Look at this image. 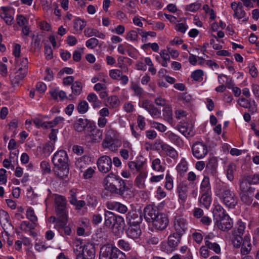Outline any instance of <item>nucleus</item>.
<instances>
[{
    "label": "nucleus",
    "instance_id": "obj_1",
    "mask_svg": "<svg viewBox=\"0 0 259 259\" xmlns=\"http://www.w3.org/2000/svg\"><path fill=\"white\" fill-rule=\"evenodd\" d=\"M73 250L76 255L83 256L88 259H94L95 257V246L92 243L82 245L81 241L77 240L74 242Z\"/></svg>",
    "mask_w": 259,
    "mask_h": 259
},
{
    "label": "nucleus",
    "instance_id": "obj_2",
    "mask_svg": "<svg viewBox=\"0 0 259 259\" xmlns=\"http://www.w3.org/2000/svg\"><path fill=\"white\" fill-rule=\"evenodd\" d=\"M100 259H125L124 254L116 247L108 245L100 249Z\"/></svg>",
    "mask_w": 259,
    "mask_h": 259
},
{
    "label": "nucleus",
    "instance_id": "obj_3",
    "mask_svg": "<svg viewBox=\"0 0 259 259\" xmlns=\"http://www.w3.org/2000/svg\"><path fill=\"white\" fill-rule=\"evenodd\" d=\"M221 201L229 208H234L238 203V198L233 191L225 188L221 193Z\"/></svg>",
    "mask_w": 259,
    "mask_h": 259
},
{
    "label": "nucleus",
    "instance_id": "obj_4",
    "mask_svg": "<svg viewBox=\"0 0 259 259\" xmlns=\"http://www.w3.org/2000/svg\"><path fill=\"white\" fill-rule=\"evenodd\" d=\"M188 224V221L185 217L181 215H176L172 221L174 233L182 236L187 230Z\"/></svg>",
    "mask_w": 259,
    "mask_h": 259
},
{
    "label": "nucleus",
    "instance_id": "obj_5",
    "mask_svg": "<svg viewBox=\"0 0 259 259\" xmlns=\"http://www.w3.org/2000/svg\"><path fill=\"white\" fill-rule=\"evenodd\" d=\"M151 223H152V227L155 230L161 231L167 228L169 220L165 214L159 213Z\"/></svg>",
    "mask_w": 259,
    "mask_h": 259
},
{
    "label": "nucleus",
    "instance_id": "obj_6",
    "mask_svg": "<svg viewBox=\"0 0 259 259\" xmlns=\"http://www.w3.org/2000/svg\"><path fill=\"white\" fill-rule=\"evenodd\" d=\"M52 162L55 166H67L69 165V158L66 152L61 150L55 153Z\"/></svg>",
    "mask_w": 259,
    "mask_h": 259
},
{
    "label": "nucleus",
    "instance_id": "obj_7",
    "mask_svg": "<svg viewBox=\"0 0 259 259\" xmlns=\"http://www.w3.org/2000/svg\"><path fill=\"white\" fill-rule=\"evenodd\" d=\"M193 155L197 159L203 158L208 152L206 145L202 142H196L192 147Z\"/></svg>",
    "mask_w": 259,
    "mask_h": 259
},
{
    "label": "nucleus",
    "instance_id": "obj_8",
    "mask_svg": "<svg viewBox=\"0 0 259 259\" xmlns=\"http://www.w3.org/2000/svg\"><path fill=\"white\" fill-rule=\"evenodd\" d=\"M55 203L57 215H61L63 217L67 216L68 211L66 206V201L65 199L62 196L55 195Z\"/></svg>",
    "mask_w": 259,
    "mask_h": 259
},
{
    "label": "nucleus",
    "instance_id": "obj_9",
    "mask_svg": "<svg viewBox=\"0 0 259 259\" xmlns=\"http://www.w3.org/2000/svg\"><path fill=\"white\" fill-rule=\"evenodd\" d=\"M99 170L102 173L109 172L112 167L111 158L107 155H103L99 158L97 162Z\"/></svg>",
    "mask_w": 259,
    "mask_h": 259
},
{
    "label": "nucleus",
    "instance_id": "obj_10",
    "mask_svg": "<svg viewBox=\"0 0 259 259\" xmlns=\"http://www.w3.org/2000/svg\"><path fill=\"white\" fill-rule=\"evenodd\" d=\"M117 182V179L115 175L110 173L104 179L103 181L104 186L105 189L114 193L118 192V189L115 185Z\"/></svg>",
    "mask_w": 259,
    "mask_h": 259
},
{
    "label": "nucleus",
    "instance_id": "obj_11",
    "mask_svg": "<svg viewBox=\"0 0 259 259\" xmlns=\"http://www.w3.org/2000/svg\"><path fill=\"white\" fill-rule=\"evenodd\" d=\"M182 235H178V234L173 233L168 237V247L165 248L164 250L166 252H171L176 249V247L180 243Z\"/></svg>",
    "mask_w": 259,
    "mask_h": 259
},
{
    "label": "nucleus",
    "instance_id": "obj_12",
    "mask_svg": "<svg viewBox=\"0 0 259 259\" xmlns=\"http://www.w3.org/2000/svg\"><path fill=\"white\" fill-rule=\"evenodd\" d=\"M214 222L218 227L223 231H228L232 228L233 224V221L228 214Z\"/></svg>",
    "mask_w": 259,
    "mask_h": 259
},
{
    "label": "nucleus",
    "instance_id": "obj_13",
    "mask_svg": "<svg viewBox=\"0 0 259 259\" xmlns=\"http://www.w3.org/2000/svg\"><path fill=\"white\" fill-rule=\"evenodd\" d=\"M126 221L129 226L139 225L142 221V215L135 210L130 211L127 214Z\"/></svg>",
    "mask_w": 259,
    "mask_h": 259
},
{
    "label": "nucleus",
    "instance_id": "obj_14",
    "mask_svg": "<svg viewBox=\"0 0 259 259\" xmlns=\"http://www.w3.org/2000/svg\"><path fill=\"white\" fill-rule=\"evenodd\" d=\"M102 138V132L98 129H93L85 136V140L89 142L92 143H99Z\"/></svg>",
    "mask_w": 259,
    "mask_h": 259
},
{
    "label": "nucleus",
    "instance_id": "obj_15",
    "mask_svg": "<svg viewBox=\"0 0 259 259\" xmlns=\"http://www.w3.org/2000/svg\"><path fill=\"white\" fill-rule=\"evenodd\" d=\"M160 212L153 205H148L144 209V218L147 222H151Z\"/></svg>",
    "mask_w": 259,
    "mask_h": 259
},
{
    "label": "nucleus",
    "instance_id": "obj_16",
    "mask_svg": "<svg viewBox=\"0 0 259 259\" xmlns=\"http://www.w3.org/2000/svg\"><path fill=\"white\" fill-rule=\"evenodd\" d=\"M58 218L57 219L55 217L52 216L49 219V221L51 223H54V228L60 230L62 229L64 225L67 224L68 222L67 216H64V217L61 216V215H57Z\"/></svg>",
    "mask_w": 259,
    "mask_h": 259
},
{
    "label": "nucleus",
    "instance_id": "obj_17",
    "mask_svg": "<svg viewBox=\"0 0 259 259\" xmlns=\"http://www.w3.org/2000/svg\"><path fill=\"white\" fill-rule=\"evenodd\" d=\"M237 103L240 106L248 109L249 111L251 113L256 112L257 110L256 105L254 100H252L251 104L245 98H240L237 100Z\"/></svg>",
    "mask_w": 259,
    "mask_h": 259
},
{
    "label": "nucleus",
    "instance_id": "obj_18",
    "mask_svg": "<svg viewBox=\"0 0 259 259\" xmlns=\"http://www.w3.org/2000/svg\"><path fill=\"white\" fill-rule=\"evenodd\" d=\"M142 234V231L139 225L129 226L126 230V235L134 240L139 239Z\"/></svg>",
    "mask_w": 259,
    "mask_h": 259
},
{
    "label": "nucleus",
    "instance_id": "obj_19",
    "mask_svg": "<svg viewBox=\"0 0 259 259\" xmlns=\"http://www.w3.org/2000/svg\"><path fill=\"white\" fill-rule=\"evenodd\" d=\"M106 206L109 209L115 210L121 213H124L127 211V208L125 205L116 201L107 202Z\"/></svg>",
    "mask_w": 259,
    "mask_h": 259
},
{
    "label": "nucleus",
    "instance_id": "obj_20",
    "mask_svg": "<svg viewBox=\"0 0 259 259\" xmlns=\"http://www.w3.org/2000/svg\"><path fill=\"white\" fill-rule=\"evenodd\" d=\"M212 213L214 221L222 218L225 217V215H228L226 213L225 210L223 207L215 201H214L213 204Z\"/></svg>",
    "mask_w": 259,
    "mask_h": 259
},
{
    "label": "nucleus",
    "instance_id": "obj_21",
    "mask_svg": "<svg viewBox=\"0 0 259 259\" xmlns=\"http://www.w3.org/2000/svg\"><path fill=\"white\" fill-rule=\"evenodd\" d=\"M2 12L0 14V17L8 25H11L14 23V17L11 15L10 9L7 7H1Z\"/></svg>",
    "mask_w": 259,
    "mask_h": 259
},
{
    "label": "nucleus",
    "instance_id": "obj_22",
    "mask_svg": "<svg viewBox=\"0 0 259 259\" xmlns=\"http://www.w3.org/2000/svg\"><path fill=\"white\" fill-rule=\"evenodd\" d=\"M124 225V220L122 217L117 215L115 222L112 227V232L115 235H119L122 232Z\"/></svg>",
    "mask_w": 259,
    "mask_h": 259
},
{
    "label": "nucleus",
    "instance_id": "obj_23",
    "mask_svg": "<svg viewBox=\"0 0 259 259\" xmlns=\"http://www.w3.org/2000/svg\"><path fill=\"white\" fill-rule=\"evenodd\" d=\"M55 175L61 179H65L68 178L69 174V165L55 166L54 170Z\"/></svg>",
    "mask_w": 259,
    "mask_h": 259
},
{
    "label": "nucleus",
    "instance_id": "obj_24",
    "mask_svg": "<svg viewBox=\"0 0 259 259\" xmlns=\"http://www.w3.org/2000/svg\"><path fill=\"white\" fill-rule=\"evenodd\" d=\"M148 174L146 171H140L135 180V185L140 189H144L145 187V181Z\"/></svg>",
    "mask_w": 259,
    "mask_h": 259
},
{
    "label": "nucleus",
    "instance_id": "obj_25",
    "mask_svg": "<svg viewBox=\"0 0 259 259\" xmlns=\"http://www.w3.org/2000/svg\"><path fill=\"white\" fill-rule=\"evenodd\" d=\"M161 148L167 156H169L174 159H176L178 157L177 151L170 146L165 143H162L161 145Z\"/></svg>",
    "mask_w": 259,
    "mask_h": 259
},
{
    "label": "nucleus",
    "instance_id": "obj_26",
    "mask_svg": "<svg viewBox=\"0 0 259 259\" xmlns=\"http://www.w3.org/2000/svg\"><path fill=\"white\" fill-rule=\"evenodd\" d=\"M14 77H12L11 81L13 84L18 85L19 82L22 80L26 76L27 71L25 69H17Z\"/></svg>",
    "mask_w": 259,
    "mask_h": 259
},
{
    "label": "nucleus",
    "instance_id": "obj_27",
    "mask_svg": "<svg viewBox=\"0 0 259 259\" xmlns=\"http://www.w3.org/2000/svg\"><path fill=\"white\" fill-rule=\"evenodd\" d=\"M232 9L234 12L233 17L235 18H237L242 22H246L247 21L248 18L246 16L245 12L243 9L236 8L232 6Z\"/></svg>",
    "mask_w": 259,
    "mask_h": 259
},
{
    "label": "nucleus",
    "instance_id": "obj_28",
    "mask_svg": "<svg viewBox=\"0 0 259 259\" xmlns=\"http://www.w3.org/2000/svg\"><path fill=\"white\" fill-rule=\"evenodd\" d=\"M178 128L180 132L186 137H192L194 135L192 125H180Z\"/></svg>",
    "mask_w": 259,
    "mask_h": 259
},
{
    "label": "nucleus",
    "instance_id": "obj_29",
    "mask_svg": "<svg viewBox=\"0 0 259 259\" xmlns=\"http://www.w3.org/2000/svg\"><path fill=\"white\" fill-rule=\"evenodd\" d=\"M251 249L250 237L249 235H245L242 244L241 252L243 254L246 255L249 253Z\"/></svg>",
    "mask_w": 259,
    "mask_h": 259
},
{
    "label": "nucleus",
    "instance_id": "obj_30",
    "mask_svg": "<svg viewBox=\"0 0 259 259\" xmlns=\"http://www.w3.org/2000/svg\"><path fill=\"white\" fill-rule=\"evenodd\" d=\"M116 218L117 215H115L112 212L105 211V225L107 227L112 228Z\"/></svg>",
    "mask_w": 259,
    "mask_h": 259
},
{
    "label": "nucleus",
    "instance_id": "obj_31",
    "mask_svg": "<svg viewBox=\"0 0 259 259\" xmlns=\"http://www.w3.org/2000/svg\"><path fill=\"white\" fill-rule=\"evenodd\" d=\"M84 34L88 37L95 36L102 39H105L106 37L105 35L102 32L99 31L96 29L90 28L85 29L84 31Z\"/></svg>",
    "mask_w": 259,
    "mask_h": 259
},
{
    "label": "nucleus",
    "instance_id": "obj_32",
    "mask_svg": "<svg viewBox=\"0 0 259 259\" xmlns=\"http://www.w3.org/2000/svg\"><path fill=\"white\" fill-rule=\"evenodd\" d=\"M211 193H201V196L199 200L201 206L208 209L211 202Z\"/></svg>",
    "mask_w": 259,
    "mask_h": 259
},
{
    "label": "nucleus",
    "instance_id": "obj_33",
    "mask_svg": "<svg viewBox=\"0 0 259 259\" xmlns=\"http://www.w3.org/2000/svg\"><path fill=\"white\" fill-rule=\"evenodd\" d=\"M151 162V168L153 170L159 172L164 171L165 167L163 165L159 158H155L152 160Z\"/></svg>",
    "mask_w": 259,
    "mask_h": 259
},
{
    "label": "nucleus",
    "instance_id": "obj_34",
    "mask_svg": "<svg viewBox=\"0 0 259 259\" xmlns=\"http://www.w3.org/2000/svg\"><path fill=\"white\" fill-rule=\"evenodd\" d=\"M87 100L92 104L94 108H99L101 107L102 102L98 99L97 96L93 93H90L87 96Z\"/></svg>",
    "mask_w": 259,
    "mask_h": 259
},
{
    "label": "nucleus",
    "instance_id": "obj_35",
    "mask_svg": "<svg viewBox=\"0 0 259 259\" xmlns=\"http://www.w3.org/2000/svg\"><path fill=\"white\" fill-rule=\"evenodd\" d=\"M188 162L185 158H182L176 167V169L180 176H183L188 170Z\"/></svg>",
    "mask_w": 259,
    "mask_h": 259
},
{
    "label": "nucleus",
    "instance_id": "obj_36",
    "mask_svg": "<svg viewBox=\"0 0 259 259\" xmlns=\"http://www.w3.org/2000/svg\"><path fill=\"white\" fill-rule=\"evenodd\" d=\"M245 180H242L240 182L239 186V193H246L250 192L254 193L255 191V188L250 187L249 184L247 183Z\"/></svg>",
    "mask_w": 259,
    "mask_h": 259
},
{
    "label": "nucleus",
    "instance_id": "obj_37",
    "mask_svg": "<svg viewBox=\"0 0 259 259\" xmlns=\"http://www.w3.org/2000/svg\"><path fill=\"white\" fill-rule=\"evenodd\" d=\"M102 146L104 148H108L112 151L117 150V148L114 145L113 137L105 136V139L102 143Z\"/></svg>",
    "mask_w": 259,
    "mask_h": 259
},
{
    "label": "nucleus",
    "instance_id": "obj_38",
    "mask_svg": "<svg viewBox=\"0 0 259 259\" xmlns=\"http://www.w3.org/2000/svg\"><path fill=\"white\" fill-rule=\"evenodd\" d=\"M50 94L51 97L54 99H57L59 98L60 100H63L67 98L66 93L64 91L60 90L59 89H54L50 92Z\"/></svg>",
    "mask_w": 259,
    "mask_h": 259
},
{
    "label": "nucleus",
    "instance_id": "obj_39",
    "mask_svg": "<svg viewBox=\"0 0 259 259\" xmlns=\"http://www.w3.org/2000/svg\"><path fill=\"white\" fill-rule=\"evenodd\" d=\"M218 166L217 159L215 157L210 158L206 164V168L211 171L213 175H215L217 173V168Z\"/></svg>",
    "mask_w": 259,
    "mask_h": 259
},
{
    "label": "nucleus",
    "instance_id": "obj_40",
    "mask_svg": "<svg viewBox=\"0 0 259 259\" xmlns=\"http://www.w3.org/2000/svg\"><path fill=\"white\" fill-rule=\"evenodd\" d=\"M253 193H239L241 200L247 205H250L253 200Z\"/></svg>",
    "mask_w": 259,
    "mask_h": 259
},
{
    "label": "nucleus",
    "instance_id": "obj_41",
    "mask_svg": "<svg viewBox=\"0 0 259 259\" xmlns=\"http://www.w3.org/2000/svg\"><path fill=\"white\" fill-rule=\"evenodd\" d=\"M236 165L234 163L229 164L226 167V176L228 180L232 181L234 180V174L236 171Z\"/></svg>",
    "mask_w": 259,
    "mask_h": 259
},
{
    "label": "nucleus",
    "instance_id": "obj_42",
    "mask_svg": "<svg viewBox=\"0 0 259 259\" xmlns=\"http://www.w3.org/2000/svg\"><path fill=\"white\" fill-rule=\"evenodd\" d=\"M200 193H211L209 178L204 177L200 186Z\"/></svg>",
    "mask_w": 259,
    "mask_h": 259
},
{
    "label": "nucleus",
    "instance_id": "obj_43",
    "mask_svg": "<svg viewBox=\"0 0 259 259\" xmlns=\"http://www.w3.org/2000/svg\"><path fill=\"white\" fill-rule=\"evenodd\" d=\"M16 67L17 69H25L27 71L28 61L26 58H16Z\"/></svg>",
    "mask_w": 259,
    "mask_h": 259
},
{
    "label": "nucleus",
    "instance_id": "obj_44",
    "mask_svg": "<svg viewBox=\"0 0 259 259\" xmlns=\"http://www.w3.org/2000/svg\"><path fill=\"white\" fill-rule=\"evenodd\" d=\"M162 111L164 119L169 123L171 122L172 121V111L171 108L168 105L165 106Z\"/></svg>",
    "mask_w": 259,
    "mask_h": 259
},
{
    "label": "nucleus",
    "instance_id": "obj_45",
    "mask_svg": "<svg viewBox=\"0 0 259 259\" xmlns=\"http://www.w3.org/2000/svg\"><path fill=\"white\" fill-rule=\"evenodd\" d=\"M86 26V22L81 19H76L74 22V29L77 33H80Z\"/></svg>",
    "mask_w": 259,
    "mask_h": 259
},
{
    "label": "nucleus",
    "instance_id": "obj_46",
    "mask_svg": "<svg viewBox=\"0 0 259 259\" xmlns=\"http://www.w3.org/2000/svg\"><path fill=\"white\" fill-rule=\"evenodd\" d=\"M245 228V224L241 221H238L235 229L234 231V235L235 236H241L244 233Z\"/></svg>",
    "mask_w": 259,
    "mask_h": 259
},
{
    "label": "nucleus",
    "instance_id": "obj_47",
    "mask_svg": "<svg viewBox=\"0 0 259 259\" xmlns=\"http://www.w3.org/2000/svg\"><path fill=\"white\" fill-rule=\"evenodd\" d=\"M87 125L85 119L80 118L76 120L74 124V129L77 132H82Z\"/></svg>",
    "mask_w": 259,
    "mask_h": 259
},
{
    "label": "nucleus",
    "instance_id": "obj_48",
    "mask_svg": "<svg viewBox=\"0 0 259 259\" xmlns=\"http://www.w3.org/2000/svg\"><path fill=\"white\" fill-rule=\"evenodd\" d=\"M82 89V85L81 82L76 81L71 85V90L72 94L75 96L79 95Z\"/></svg>",
    "mask_w": 259,
    "mask_h": 259
},
{
    "label": "nucleus",
    "instance_id": "obj_49",
    "mask_svg": "<svg viewBox=\"0 0 259 259\" xmlns=\"http://www.w3.org/2000/svg\"><path fill=\"white\" fill-rule=\"evenodd\" d=\"M37 225L38 224L37 223H32L31 224L28 221H23L21 223L20 228L22 230L28 232L31 230L34 229Z\"/></svg>",
    "mask_w": 259,
    "mask_h": 259
},
{
    "label": "nucleus",
    "instance_id": "obj_50",
    "mask_svg": "<svg viewBox=\"0 0 259 259\" xmlns=\"http://www.w3.org/2000/svg\"><path fill=\"white\" fill-rule=\"evenodd\" d=\"M120 155L124 160L132 159L135 154L134 151L126 150L125 149H121L119 151Z\"/></svg>",
    "mask_w": 259,
    "mask_h": 259
},
{
    "label": "nucleus",
    "instance_id": "obj_51",
    "mask_svg": "<svg viewBox=\"0 0 259 259\" xmlns=\"http://www.w3.org/2000/svg\"><path fill=\"white\" fill-rule=\"evenodd\" d=\"M164 187L166 190L170 191L174 188V180L172 177L170 175L168 171L165 176V182Z\"/></svg>",
    "mask_w": 259,
    "mask_h": 259
},
{
    "label": "nucleus",
    "instance_id": "obj_52",
    "mask_svg": "<svg viewBox=\"0 0 259 259\" xmlns=\"http://www.w3.org/2000/svg\"><path fill=\"white\" fill-rule=\"evenodd\" d=\"M160 57L162 59L161 64L163 67H166L168 66V63L170 61L169 54L166 52L165 50H161L160 53Z\"/></svg>",
    "mask_w": 259,
    "mask_h": 259
},
{
    "label": "nucleus",
    "instance_id": "obj_53",
    "mask_svg": "<svg viewBox=\"0 0 259 259\" xmlns=\"http://www.w3.org/2000/svg\"><path fill=\"white\" fill-rule=\"evenodd\" d=\"M54 143L48 142L44 145L42 148L44 156L47 157L49 156L50 154L53 152V151L54 150Z\"/></svg>",
    "mask_w": 259,
    "mask_h": 259
},
{
    "label": "nucleus",
    "instance_id": "obj_54",
    "mask_svg": "<svg viewBox=\"0 0 259 259\" xmlns=\"http://www.w3.org/2000/svg\"><path fill=\"white\" fill-rule=\"evenodd\" d=\"M205 246L210 250L213 251L216 254H219L221 252V249L220 246L215 242L206 241Z\"/></svg>",
    "mask_w": 259,
    "mask_h": 259
},
{
    "label": "nucleus",
    "instance_id": "obj_55",
    "mask_svg": "<svg viewBox=\"0 0 259 259\" xmlns=\"http://www.w3.org/2000/svg\"><path fill=\"white\" fill-rule=\"evenodd\" d=\"M26 215L27 219L29 220L32 223H37L38 219L32 208H28L26 210Z\"/></svg>",
    "mask_w": 259,
    "mask_h": 259
},
{
    "label": "nucleus",
    "instance_id": "obj_56",
    "mask_svg": "<svg viewBox=\"0 0 259 259\" xmlns=\"http://www.w3.org/2000/svg\"><path fill=\"white\" fill-rule=\"evenodd\" d=\"M245 180L249 185H256L259 184V174H255L253 175L247 176L245 177Z\"/></svg>",
    "mask_w": 259,
    "mask_h": 259
},
{
    "label": "nucleus",
    "instance_id": "obj_57",
    "mask_svg": "<svg viewBox=\"0 0 259 259\" xmlns=\"http://www.w3.org/2000/svg\"><path fill=\"white\" fill-rule=\"evenodd\" d=\"M83 172V178L85 179H91L93 176L94 175L96 172V167L95 166L93 167H89L87 169L84 170Z\"/></svg>",
    "mask_w": 259,
    "mask_h": 259
},
{
    "label": "nucleus",
    "instance_id": "obj_58",
    "mask_svg": "<svg viewBox=\"0 0 259 259\" xmlns=\"http://www.w3.org/2000/svg\"><path fill=\"white\" fill-rule=\"evenodd\" d=\"M168 138L171 142L176 145H181L183 143L181 139L173 133H168Z\"/></svg>",
    "mask_w": 259,
    "mask_h": 259
},
{
    "label": "nucleus",
    "instance_id": "obj_59",
    "mask_svg": "<svg viewBox=\"0 0 259 259\" xmlns=\"http://www.w3.org/2000/svg\"><path fill=\"white\" fill-rule=\"evenodd\" d=\"M150 125L160 132H164L167 130L166 126L164 124L154 121H150Z\"/></svg>",
    "mask_w": 259,
    "mask_h": 259
},
{
    "label": "nucleus",
    "instance_id": "obj_60",
    "mask_svg": "<svg viewBox=\"0 0 259 259\" xmlns=\"http://www.w3.org/2000/svg\"><path fill=\"white\" fill-rule=\"evenodd\" d=\"M88 104L85 101L80 102L77 107V110L78 112L80 114H84L86 113L88 110Z\"/></svg>",
    "mask_w": 259,
    "mask_h": 259
},
{
    "label": "nucleus",
    "instance_id": "obj_61",
    "mask_svg": "<svg viewBox=\"0 0 259 259\" xmlns=\"http://www.w3.org/2000/svg\"><path fill=\"white\" fill-rule=\"evenodd\" d=\"M201 7V4L198 3H194L186 6L185 10L191 12H197Z\"/></svg>",
    "mask_w": 259,
    "mask_h": 259
},
{
    "label": "nucleus",
    "instance_id": "obj_62",
    "mask_svg": "<svg viewBox=\"0 0 259 259\" xmlns=\"http://www.w3.org/2000/svg\"><path fill=\"white\" fill-rule=\"evenodd\" d=\"M99 44V40L94 37L88 39L85 42V46L88 48L93 49L95 48Z\"/></svg>",
    "mask_w": 259,
    "mask_h": 259
},
{
    "label": "nucleus",
    "instance_id": "obj_63",
    "mask_svg": "<svg viewBox=\"0 0 259 259\" xmlns=\"http://www.w3.org/2000/svg\"><path fill=\"white\" fill-rule=\"evenodd\" d=\"M48 247L45 241H38L35 243L34 248L38 252L45 251Z\"/></svg>",
    "mask_w": 259,
    "mask_h": 259
},
{
    "label": "nucleus",
    "instance_id": "obj_64",
    "mask_svg": "<svg viewBox=\"0 0 259 259\" xmlns=\"http://www.w3.org/2000/svg\"><path fill=\"white\" fill-rule=\"evenodd\" d=\"M118 247L125 251H128L131 249L130 244L124 240L121 239L118 241Z\"/></svg>",
    "mask_w": 259,
    "mask_h": 259
}]
</instances>
